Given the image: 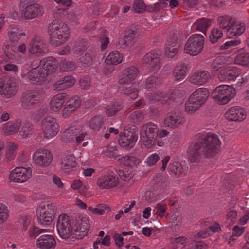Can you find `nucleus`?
I'll use <instances>...</instances> for the list:
<instances>
[{
  "label": "nucleus",
  "mask_w": 249,
  "mask_h": 249,
  "mask_svg": "<svg viewBox=\"0 0 249 249\" xmlns=\"http://www.w3.org/2000/svg\"><path fill=\"white\" fill-rule=\"evenodd\" d=\"M221 142L216 134L209 132L202 135L188 149V158L192 163L204 158H212L219 152Z\"/></svg>",
  "instance_id": "obj_1"
},
{
  "label": "nucleus",
  "mask_w": 249,
  "mask_h": 249,
  "mask_svg": "<svg viewBox=\"0 0 249 249\" xmlns=\"http://www.w3.org/2000/svg\"><path fill=\"white\" fill-rule=\"evenodd\" d=\"M50 43L54 46L65 43L69 38L70 30L64 23L53 21L49 26Z\"/></svg>",
  "instance_id": "obj_2"
},
{
  "label": "nucleus",
  "mask_w": 249,
  "mask_h": 249,
  "mask_svg": "<svg viewBox=\"0 0 249 249\" xmlns=\"http://www.w3.org/2000/svg\"><path fill=\"white\" fill-rule=\"evenodd\" d=\"M159 130L157 125L154 123L147 122L143 124L140 135L141 140L145 146L149 148L155 144Z\"/></svg>",
  "instance_id": "obj_3"
},
{
  "label": "nucleus",
  "mask_w": 249,
  "mask_h": 249,
  "mask_svg": "<svg viewBox=\"0 0 249 249\" xmlns=\"http://www.w3.org/2000/svg\"><path fill=\"white\" fill-rule=\"evenodd\" d=\"M73 222L70 217L66 214H61L57 219L56 227L60 237L68 239L71 237L75 238Z\"/></svg>",
  "instance_id": "obj_4"
},
{
  "label": "nucleus",
  "mask_w": 249,
  "mask_h": 249,
  "mask_svg": "<svg viewBox=\"0 0 249 249\" xmlns=\"http://www.w3.org/2000/svg\"><path fill=\"white\" fill-rule=\"evenodd\" d=\"M236 94L235 89L227 85H221L215 88L211 97L219 104L225 105L231 100Z\"/></svg>",
  "instance_id": "obj_5"
},
{
  "label": "nucleus",
  "mask_w": 249,
  "mask_h": 249,
  "mask_svg": "<svg viewBox=\"0 0 249 249\" xmlns=\"http://www.w3.org/2000/svg\"><path fill=\"white\" fill-rule=\"evenodd\" d=\"M55 206L50 201L42 202L36 211L38 222L42 225H50L54 218Z\"/></svg>",
  "instance_id": "obj_6"
},
{
  "label": "nucleus",
  "mask_w": 249,
  "mask_h": 249,
  "mask_svg": "<svg viewBox=\"0 0 249 249\" xmlns=\"http://www.w3.org/2000/svg\"><path fill=\"white\" fill-rule=\"evenodd\" d=\"M44 98L43 91L31 90L24 92L21 96V106L26 109L34 108Z\"/></svg>",
  "instance_id": "obj_7"
},
{
  "label": "nucleus",
  "mask_w": 249,
  "mask_h": 249,
  "mask_svg": "<svg viewBox=\"0 0 249 249\" xmlns=\"http://www.w3.org/2000/svg\"><path fill=\"white\" fill-rule=\"evenodd\" d=\"M204 39L200 34L192 35L187 40L184 48V52L191 55L195 56L199 54L204 45Z\"/></svg>",
  "instance_id": "obj_8"
},
{
  "label": "nucleus",
  "mask_w": 249,
  "mask_h": 249,
  "mask_svg": "<svg viewBox=\"0 0 249 249\" xmlns=\"http://www.w3.org/2000/svg\"><path fill=\"white\" fill-rule=\"evenodd\" d=\"M41 128L44 137L51 139L59 132V125L55 118L47 116L42 120Z\"/></svg>",
  "instance_id": "obj_9"
},
{
  "label": "nucleus",
  "mask_w": 249,
  "mask_h": 249,
  "mask_svg": "<svg viewBox=\"0 0 249 249\" xmlns=\"http://www.w3.org/2000/svg\"><path fill=\"white\" fill-rule=\"evenodd\" d=\"M161 58L156 51H152L147 53L142 58V64L146 67L151 72L159 70L161 67Z\"/></svg>",
  "instance_id": "obj_10"
},
{
  "label": "nucleus",
  "mask_w": 249,
  "mask_h": 249,
  "mask_svg": "<svg viewBox=\"0 0 249 249\" xmlns=\"http://www.w3.org/2000/svg\"><path fill=\"white\" fill-rule=\"evenodd\" d=\"M74 224V237L76 239H82L85 236L89 228V223L88 218L84 215L75 216L73 220Z\"/></svg>",
  "instance_id": "obj_11"
},
{
  "label": "nucleus",
  "mask_w": 249,
  "mask_h": 249,
  "mask_svg": "<svg viewBox=\"0 0 249 249\" xmlns=\"http://www.w3.org/2000/svg\"><path fill=\"white\" fill-rule=\"evenodd\" d=\"M186 122V118L181 111L177 110L169 112L164 120V124L171 129L178 128Z\"/></svg>",
  "instance_id": "obj_12"
},
{
  "label": "nucleus",
  "mask_w": 249,
  "mask_h": 249,
  "mask_svg": "<svg viewBox=\"0 0 249 249\" xmlns=\"http://www.w3.org/2000/svg\"><path fill=\"white\" fill-rule=\"evenodd\" d=\"M47 52L46 45L40 37L36 36L31 39L28 48V53L30 57L34 56H39Z\"/></svg>",
  "instance_id": "obj_13"
},
{
  "label": "nucleus",
  "mask_w": 249,
  "mask_h": 249,
  "mask_svg": "<svg viewBox=\"0 0 249 249\" xmlns=\"http://www.w3.org/2000/svg\"><path fill=\"white\" fill-rule=\"evenodd\" d=\"M32 176V170L30 168L17 167L10 172L9 179L11 181L23 183L27 181Z\"/></svg>",
  "instance_id": "obj_14"
},
{
  "label": "nucleus",
  "mask_w": 249,
  "mask_h": 249,
  "mask_svg": "<svg viewBox=\"0 0 249 249\" xmlns=\"http://www.w3.org/2000/svg\"><path fill=\"white\" fill-rule=\"evenodd\" d=\"M53 156L51 152L45 149H37L33 154L34 162L42 167H47L52 162Z\"/></svg>",
  "instance_id": "obj_15"
},
{
  "label": "nucleus",
  "mask_w": 249,
  "mask_h": 249,
  "mask_svg": "<svg viewBox=\"0 0 249 249\" xmlns=\"http://www.w3.org/2000/svg\"><path fill=\"white\" fill-rule=\"evenodd\" d=\"M21 77L27 81L33 84H39L47 77L43 69L41 67L33 68L27 74L22 72Z\"/></svg>",
  "instance_id": "obj_16"
},
{
  "label": "nucleus",
  "mask_w": 249,
  "mask_h": 249,
  "mask_svg": "<svg viewBox=\"0 0 249 249\" xmlns=\"http://www.w3.org/2000/svg\"><path fill=\"white\" fill-rule=\"evenodd\" d=\"M44 13V7L39 4L35 3L27 6L22 11L21 17L25 19H32L42 16Z\"/></svg>",
  "instance_id": "obj_17"
},
{
  "label": "nucleus",
  "mask_w": 249,
  "mask_h": 249,
  "mask_svg": "<svg viewBox=\"0 0 249 249\" xmlns=\"http://www.w3.org/2000/svg\"><path fill=\"white\" fill-rule=\"evenodd\" d=\"M137 139L138 137L134 131L124 130L120 135L118 142L121 146L130 150L134 146Z\"/></svg>",
  "instance_id": "obj_18"
},
{
  "label": "nucleus",
  "mask_w": 249,
  "mask_h": 249,
  "mask_svg": "<svg viewBox=\"0 0 249 249\" xmlns=\"http://www.w3.org/2000/svg\"><path fill=\"white\" fill-rule=\"evenodd\" d=\"M97 185L101 189H109L119 185L118 177L113 174L101 176L98 179Z\"/></svg>",
  "instance_id": "obj_19"
},
{
  "label": "nucleus",
  "mask_w": 249,
  "mask_h": 249,
  "mask_svg": "<svg viewBox=\"0 0 249 249\" xmlns=\"http://www.w3.org/2000/svg\"><path fill=\"white\" fill-rule=\"evenodd\" d=\"M211 78V75L208 71L199 70L191 75L189 81L192 84L201 86L209 82Z\"/></svg>",
  "instance_id": "obj_20"
},
{
  "label": "nucleus",
  "mask_w": 249,
  "mask_h": 249,
  "mask_svg": "<svg viewBox=\"0 0 249 249\" xmlns=\"http://www.w3.org/2000/svg\"><path fill=\"white\" fill-rule=\"evenodd\" d=\"M225 117L229 121L241 122L246 119L247 112L239 106L231 108L225 113Z\"/></svg>",
  "instance_id": "obj_21"
},
{
  "label": "nucleus",
  "mask_w": 249,
  "mask_h": 249,
  "mask_svg": "<svg viewBox=\"0 0 249 249\" xmlns=\"http://www.w3.org/2000/svg\"><path fill=\"white\" fill-rule=\"evenodd\" d=\"M138 36L136 29H130L126 31L125 36L119 39L118 43L123 49L131 47L136 42Z\"/></svg>",
  "instance_id": "obj_22"
},
{
  "label": "nucleus",
  "mask_w": 249,
  "mask_h": 249,
  "mask_svg": "<svg viewBox=\"0 0 249 249\" xmlns=\"http://www.w3.org/2000/svg\"><path fill=\"white\" fill-rule=\"evenodd\" d=\"M139 74L138 68L135 66H131L126 68L119 80L121 85H125L131 83L137 77Z\"/></svg>",
  "instance_id": "obj_23"
},
{
  "label": "nucleus",
  "mask_w": 249,
  "mask_h": 249,
  "mask_svg": "<svg viewBox=\"0 0 249 249\" xmlns=\"http://www.w3.org/2000/svg\"><path fill=\"white\" fill-rule=\"evenodd\" d=\"M54 237L52 235L40 236L36 241V245L40 249H53L56 246Z\"/></svg>",
  "instance_id": "obj_24"
},
{
  "label": "nucleus",
  "mask_w": 249,
  "mask_h": 249,
  "mask_svg": "<svg viewBox=\"0 0 249 249\" xmlns=\"http://www.w3.org/2000/svg\"><path fill=\"white\" fill-rule=\"evenodd\" d=\"M81 105V100L78 97L74 96L71 98L66 102L62 110V116L67 118Z\"/></svg>",
  "instance_id": "obj_25"
},
{
  "label": "nucleus",
  "mask_w": 249,
  "mask_h": 249,
  "mask_svg": "<svg viewBox=\"0 0 249 249\" xmlns=\"http://www.w3.org/2000/svg\"><path fill=\"white\" fill-rule=\"evenodd\" d=\"M39 67L43 69L46 76L48 75L54 73L57 69V63L55 58L49 57L43 59L40 61Z\"/></svg>",
  "instance_id": "obj_26"
},
{
  "label": "nucleus",
  "mask_w": 249,
  "mask_h": 249,
  "mask_svg": "<svg viewBox=\"0 0 249 249\" xmlns=\"http://www.w3.org/2000/svg\"><path fill=\"white\" fill-rule=\"evenodd\" d=\"M75 83V79L73 76L67 75L55 83L53 87L54 90L61 91L72 87Z\"/></svg>",
  "instance_id": "obj_27"
},
{
  "label": "nucleus",
  "mask_w": 249,
  "mask_h": 249,
  "mask_svg": "<svg viewBox=\"0 0 249 249\" xmlns=\"http://www.w3.org/2000/svg\"><path fill=\"white\" fill-rule=\"evenodd\" d=\"M208 90L206 88H200L195 90L189 96L201 106L206 102L208 96Z\"/></svg>",
  "instance_id": "obj_28"
},
{
  "label": "nucleus",
  "mask_w": 249,
  "mask_h": 249,
  "mask_svg": "<svg viewBox=\"0 0 249 249\" xmlns=\"http://www.w3.org/2000/svg\"><path fill=\"white\" fill-rule=\"evenodd\" d=\"M66 95L65 93H59L53 96L50 102V107L54 112L60 110L65 101Z\"/></svg>",
  "instance_id": "obj_29"
},
{
  "label": "nucleus",
  "mask_w": 249,
  "mask_h": 249,
  "mask_svg": "<svg viewBox=\"0 0 249 249\" xmlns=\"http://www.w3.org/2000/svg\"><path fill=\"white\" fill-rule=\"evenodd\" d=\"M8 36L11 43L16 44L22 37L26 36V33L17 27H11L8 31Z\"/></svg>",
  "instance_id": "obj_30"
},
{
  "label": "nucleus",
  "mask_w": 249,
  "mask_h": 249,
  "mask_svg": "<svg viewBox=\"0 0 249 249\" xmlns=\"http://www.w3.org/2000/svg\"><path fill=\"white\" fill-rule=\"evenodd\" d=\"M21 123V120L19 119L14 122H8L4 124L3 131L7 135L15 134L19 131Z\"/></svg>",
  "instance_id": "obj_31"
},
{
  "label": "nucleus",
  "mask_w": 249,
  "mask_h": 249,
  "mask_svg": "<svg viewBox=\"0 0 249 249\" xmlns=\"http://www.w3.org/2000/svg\"><path fill=\"white\" fill-rule=\"evenodd\" d=\"M170 174L176 178L181 177L186 175V170L180 162L175 161L170 163L168 167Z\"/></svg>",
  "instance_id": "obj_32"
},
{
  "label": "nucleus",
  "mask_w": 249,
  "mask_h": 249,
  "mask_svg": "<svg viewBox=\"0 0 249 249\" xmlns=\"http://www.w3.org/2000/svg\"><path fill=\"white\" fill-rule=\"evenodd\" d=\"M245 30V26L243 23H233L227 30V36L229 38H232L241 35Z\"/></svg>",
  "instance_id": "obj_33"
},
{
  "label": "nucleus",
  "mask_w": 249,
  "mask_h": 249,
  "mask_svg": "<svg viewBox=\"0 0 249 249\" xmlns=\"http://www.w3.org/2000/svg\"><path fill=\"white\" fill-rule=\"evenodd\" d=\"M5 90L1 95H3L6 98H10L17 93L18 87L16 82L12 79L7 80Z\"/></svg>",
  "instance_id": "obj_34"
},
{
  "label": "nucleus",
  "mask_w": 249,
  "mask_h": 249,
  "mask_svg": "<svg viewBox=\"0 0 249 249\" xmlns=\"http://www.w3.org/2000/svg\"><path fill=\"white\" fill-rule=\"evenodd\" d=\"M74 157L70 154L66 155L61 162V169L65 173H68L76 166Z\"/></svg>",
  "instance_id": "obj_35"
},
{
  "label": "nucleus",
  "mask_w": 249,
  "mask_h": 249,
  "mask_svg": "<svg viewBox=\"0 0 249 249\" xmlns=\"http://www.w3.org/2000/svg\"><path fill=\"white\" fill-rule=\"evenodd\" d=\"M187 67L184 64L179 63L177 64L173 69L172 73L175 80L181 81L186 76Z\"/></svg>",
  "instance_id": "obj_36"
},
{
  "label": "nucleus",
  "mask_w": 249,
  "mask_h": 249,
  "mask_svg": "<svg viewBox=\"0 0 249 249\" xmlns=\"http://www.w3.org/2000/svg\"><path fill=\"white\" fill-rule=\"evenodd\" d=\"M235 63L242 66H247L249 64V53L246 52L243 49L238 50L236 53L234 58Z\"/></svg>",
  "instance_id": "obj_37"
},
{
  "label": "nucleus",
  "mask_w": 249,
  "mask_h": 249,
  "mask_svg": "<svg viewBox=\"0 0 249 249\" xmlns=\"http://www.w3.org/2000/svg\"><path fill=\"white\" fill-rule=\"evenodd\" d=\"M148 99L153 102H159L163 105H168V94L160 91H158L148 95Z\"/></svg>",
  "instance_id": "obj_38"
},
{
  "label": "nucleus",
  "mask_w": 249,
  "mask_h": 249,
  "mask_svg": "<svg viewBox=\"0 0 249 249\" xmlns=\"http://www.w3.org/2000/svg\"><path fill=\"white\" fill-rule=\"evenodd\" d=\"M95 59V51L91 49H89L86 52L85 55L79 58V60L83 66L87 67L91 66L93 64V62Z\"/></svg>",
  "instance_id": "obj_39"
},
{
  "label": "nucleus",
  "mask_w": 249,
  "mask_h": 249,
  "mask_svg": "<svg viewBox=\"0 0 249 249\" xmlns=\"http://www.w3.org/2000/svg\"><path fill=\"white\" fill-rule=\"evenodd\" d=\"M121 163L128 167H135L139 165L141 160L134 156L125 155L119 159Z\"/></svg>",
  "instance_id": "obj_40"
},
{
  "label": "nucleus",
  "mask_w": 249,
  "mask_h": 249,
  "mask_svg": "<svg viewBox=\"0 0 249 249\" xmlns=\"http://www.w3.org/2000/svg\"><path fill=\"white\" fill-rule=\"evenodd\" d=\"M122 61V56L118 51H115L111 52L108 55L105 60L107 65H117Z\"/></svg>",
  "instance_id": "obj_41"
},
{
  "label": "nucleus",
  "mask_w": 249,
  "mask_h": 249,
  "mask_svg": "<svg viewBox=\"0 0 249 249\" xmlns=\"http://www.w3.org/2000/svg\"><path fill=\"white\" fill-rule=\"evenodd\" d=\"M211 20L203 18L196 21L193 24V27L196 30L205 34L207 29L211 25Z\"/></svg>",
  "instance_id": "obj_42"
},
{
  "label": "nucleus",
  "mask_w": 249,
  "mask_h": 249,
  "mask_svg": "<svg viewBox=\"0 0 249 249\" xmlns=\"http://www.w3.org/2000/svg\"><path fill=\"white\" fill-rule=\"evenodd\" d=\"M104 123V118L100 115L93 117L89 122L90 128L94 131H98L102 127Z\"/></svg>",
  "instance_id": "obj_43"
},
{
  "label": "nucleus",
  "mask_w": 249,
  "mask_h": 249,
  "mask_svg": "<svg viewBox=\"0 0 249 249\" xmlns=\"http://www.w3.org/2000/svg\"><path fill=\"white\" fill-rule=\"evenodd\" d=\"M217 21L221 28L227 30L230 26L233 23L234 20L231 16L224 15L219 16L218 18Z\"/></svg>",
  "instance_id": "obj_44"
},
{
  "label": "nucleus",
  "mask_w": 249,
  "mask_h": 249,
  "mask_svg": "<svg viewBox=\"0 0 249 249\" xmlns=\"http://www.w3.org/2000/svg\"><path fill=\"white\" fill-rule=\"evenodd\" d=\"M201 106L189 97L185 103V111L187 113L192 114L198 110Z\"/></svg>",
  "instance_id": "obj_45"
},
{
  "label": "nucleus",
  "mask_w": 249,
  "mask_h": 249,
  "mask_svg": "<svg viewBox=\"0 0 249 249\" xmlns=\"http://www.w3.org/2000/svg\"><path fill=\"white\" fill-rule=\"evenodd\" d=\"M80 128H76L74 126L71 127L70 128L66 129L65 131H64L62 135V140L65 142H70L72 141H73L75 136V133H74L76 131H78V130H80Z\"/></svg>",
  "instance_id": "obj_46"
},
{
  "label": "nucleus",
  "mask_w": 249,
  "mask_h": 249,
  "mask_svg": "<svg viewBox=\"0 0 249 249\" xmlns=\"http://www.w3.org/2000/svg\"><path fill=\"white\" fill-rule=\"evenodd\" d=\"M34 133L33 125L32 123L25 122L21 127L20 131V135L23 139L29 137Z\"/></svg>",
  "instance_id": "obj_47"
},
{
  "label": "nucleus",
  "mask_w": 249,
  "mask_h": 249,
  "mask_svg": "<svg viewBox=\"0 0 249 249\" xmlns=\"http://www.w3.org/2000/svg\"><path fill=\"white\" fill-rule=\"evenodd\" d=\"M160 83V80L157 76H149L145 81V89L148 90H153L159 86Z\"/></svg>",
  "instance_id": "obj_48"
},
{
  "label": "nucleus",
  "mask_w": 249,
  "mask_h": 249,
  "mask_svg": "<svg viewBox=\"0 0 249 249\" xmlns=\"http://www.w3.org/2000/svg\"><path fill=\"white\" fill-rule=\"evenodd\" d=\"M226 58L224 56H218L213 62L211 68L213 71H217L225 67L227 63Z\"/></svg>",
  "instance_id": "obj_49"
},
{
  "label": "nucleus",
  "mask_w": 249,
  "mask_h": 249,
  "mask_svg": "<svg viewBox=\"0 0 249 249\" xmlns=\"http://www.w3.org/2000/svg\"><path fill=\"white\" fill-rule=\"evenodd\" d=\"M144 118L143 113L140 110H137L131 112L129 116V121L134 124H138L142 122Z\"/></svg>",
  "instance_id": "obj_50"
},
{
  "label": "nucleus",
  "mask_w": 249,
  "mask_h": 249,
  "mask_svg": "<svg viewBox=\"0 0 249 249\" xmlns=\"http://www.w3.org/2000/svg\"><path fill=\"white\" fill-rule=\"evenodd\" d=\"M88 210L92 214L102 215L105 213L106 211L109 212L110 208L106 205L99 204L96 208L89 207Z\"/></svg>",
  "instance_id": "obj_51"
},
{
  "label": "nucleus",
  "mask_w": 249,
  "mask_h": 249,
  "mask_svg": "<svg viewBox=\"0 0 249 249\" xmlns=\"http://www.w3.org/2000/svg\"><path fill=\"white\" fill-rule=\"evenodd\" d=\"M180 41V39L178 37V35L174 33L168 37L166 41V45L179 48Z\"/></svg>",
  "instance_id": "obj_52"
},
{
  "label": "nucleus",
  "mask_w": 249,
  "mask_h": 249,
  "mask_svg": "<svg viewBox=\"0 0 249 249\" xmlns=\"http://www.w3.org/2000/svg\"><path fill=\"white\" fill-rule=\"evenodd\" d=\"M71 188L74 190H78V192L83 195H84L87 190L85 185L79 179H75L71 183Z\"/></svg>",
  "instance_id": "obj_53"
},
{
  "label": "nucleus",
  "mask_w": 249,
  "mask_h": 249,
  "mask_svg": "<svg viewBox=\"0 0 249 249\" xmlns=\"http://www.w3.org/2000/svg\"><path fill=\"white\" fill-rule=\"evenodd\" d=\"M27 49L26 44L24 43H22L15 48L14 51V54H12V56L9 57L11 59H16L17 56L20 55L21 53L22 55H25Z\"/></svg>",
  "instance_id": "obj_54"
},
{
  "label": "nucleus",
  "mask_w": 249,
  "mask_h": 249,
  "mask_svg": "<svg viewBox=\"0 0 249 249\" xmlns=\"http://www.w3.org/2000/svg\"><path fill=\"white\" fill-rule=\"evenodd\" d=\"M76 65L75 62L63 60L60 64V69L64 71H69L74 70Z\"/></svg>",
  "instance_id": "obj_55"
},
{
  "label": "nucleus",
  "mask_w": 249,
  "mask_h": 249,
  "mask_svg": "<svg viewBox=\"0 0 249 249\" xmlns=\"http://www.w3.org/2000/svg\"><path fill=\"white\" fill-rule=\"evenodd\" d=\"M120 109V106L116 102L112 103L107 106L106 108V114L109 116L114 115L116 112Z\"/></svg>",
  "instance_id": "obj_56"
},
{
  "label": "nucleus",
  "mask_w": 249,
  "mask_h": 249,
  "mask_svg": "<svg viewBox=\"0 0 249 249\" xmlns=\"http://www.w3.org/2000/svg\"><path fill=\"white\" fill-rule=\"evenodd\" d=\"M168 105H169L173 102H178L181 99V94L178 90L175 89L171 92L170 94H168Z\"/></svg>",
  "instance_id": "obj_57"
},
{
  "label": "nucleus",
  "mask_w": 249,
  "mask_h": 249,
  "mask_svg": "<svg viewBox=\"0 0 249 249\" xmlns=\"http://www.w3.org/2000/svg\"><path fill=\"white\" fill-rule=\"evenodd\" d=\"M212 35L210 36V40L212 43H215L223 36V33L221 29L214 28L212 31Z\"/></svg>",
  "instance_id": "obj_58"
},
{
  "label": "nucleus",
  "mask_w": 249,
  "mask_h": 249,
  "mask_svg": "<svg viewBox=\"0 0 249 249\" xmlns=\"http://www.w3.org/2000/svg\"><path fill=\"white\" fill-rule=\"evenodd\" d=\"M132 8L138 13H143L146 9V6L142 0H135Z\"/></svg>",
  "instance_id": "obj_59"
},
{
  "label": "nucleus",
  "mask_w": 249,
  "mask_h": 249,
  "mask_svg": "<svg viewBox=\"0 0 249 249\" xmlns=\"http://www.w3.org/2000/svg\"><path fill=\"white\" fill-rule=\"evenodd\" d=\"M8 217V210L5 205L0 203V224L3 223Z\"/></svg>",
  "instance_id": "obj_60"
},
{
  "label": "nucleus",
  "mask_w": 249,
  "mask_h": 249,
  "mask_svg": "<svg viewBox=\"0 0 249 249\" xmlns=\"http://www.w3.org/2000/svg\"><path fill=\"white\" fill-rule=\"evenodd\" d=\"M179 48L166 45L165 54L169 58L174 57L178 53Z\"/></svg>",
  "instance_id": "obj_61"
},
{
  "label": "nucleus",
  "mask_w": 249,
  "mask_h": 249,
  "mask_svg": "<svg viewBox=\"0 0 249 249\" xmlns=\"http://www.w3.org/2000/svg\"><path fill=\"white\" fill-rule=\"evenodd\" d=\"M218 78L221 82L231 81L228 69L221 70L218 75Z\"/></svg>",
  "instance_id": "obj_62"
},
{
  "label": "nucleus",
  "mask_w": 249,
  "mask_h": 249,
  "mask_svg": "<svg viewBox=\"0 0 249 249\" xmlns=\"http://www.w3.org/2000/svg\"><path fill=\"white\" fill-rule=\"evenodd\" d=\"M155 208L156 209V214L158 215L160 217H163L165 216L167 208L166 204L158 203L157 204Z\"/></svg>",
  "instance_id": "obj_63"
},
{
  "label": "nucleus",
  "mask_w": 249,
  "mask_h": 249,
  "mask_svg": "<svg viewBox=\"0 0 249 249\" xmlns=\"http://www.w3.org/2000/svg\"><path fill=\"white\" fill-rule=\"evenodd\" d=\"M124 94L129 96L132 99H136L138 96V90L134 87H129L126 88L124 90Z\"/></svg>",
  "instance_id": "obj_64"
}]
</instances>
